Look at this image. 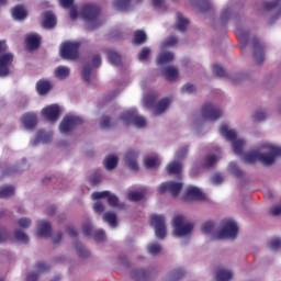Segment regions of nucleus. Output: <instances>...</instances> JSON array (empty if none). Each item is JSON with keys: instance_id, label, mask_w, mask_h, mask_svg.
<instances>
[{"instance_id": "nucleus-32", "label": "nucleus", "mask_w": 281, "mask_h": 281, "mask_svg": "<svg viewBox=\"0 0 281 281\" xmlns=\"http://www.w3.org/2000/svg\"><path fill=\"white\" fill-rule=\"evenodd\" d=\"M182 165L181 161L173 160L168 164L167 166V172L168 175H181Z\"/></svg>"}, {"instance_id": "nucleus-16", "label": "nucleus", "mask_w": 281, "mask_h": 281, "mask_svg": "<svg viewBox=\"0 0 281 281\" xmlns=\"http://www.w3.org/2000/svg\"><path fill=\"white\" fill-rule=\"evenodd\" d=\"M131 276L134 281H148L155 276V270L144 268L134 269L132 270Z\"/></svg>"}, {"instance_id": "nucleus-36", "label": "nucleus", "mask_w": 281, "mask_h": 281, "mask_svg": "<svg viewBox=\"0 0 281 281\" xmlns=\"http://www.w3.org/2000/svg\"><path fill=\"white\" fill-rule=\"evenodd\" d=\"M103 223H108L110 227H117V215L113 212H105L103 214Z\"/></svg>"}, {"instance_id": "nucleus-19", "label": "nucleus", "mask_w": 281, "mask_h": 281, "mask_svg": "<svg viewBox=\"0 0 281 281\" xmlns=\"http://www.w3.org/2000/svg\"><path fill=\"white\" fill-rule=\"evenodd\" d=\"M184 199L186 201H205V194L201 192V189L191 187L187 190Z\"/></svg>"}, {"instance_id": "nucleus-17", "label": "nucleus", "mask_w": 281, "mask_h": 281, "mask_svg": "<svg viewBox=\"0 0 281 281\" xmlns=\"http://www.w3.org/2000/svg\"><path fill=\"white\" fill-rule=\"evenodd\" d=\"M138 155L139 154L137 151H135V150H128V151H126V154L124 156L125 165L133 172H138L139 171V165L137 164Z\"/></svg>"}, {"instance_id": "nucleus-41", "label": "nucleus", "mask_w": 281, "mask_h": 281, "mask_svg": "<svg viewBox=\"0 0 281 281\" xmlns=\"http://www.w3.org/2000/svg\"><path fill=\"white\" fill-rule=\"evenodd\" d=\"M132 0H113V5L116 10H128L131 8Z\"/></svg>"}, {"instance_id": "nucleus-30", "label": "nucleus", "mask_w": 281, "mask_h": 281, "mask_svg": "<svg viewBox=\"0 0 281 281\" xmlns=\"http://www.w3.org/2000/svg\"><path fill=\"white\" fill-rule=\"evenodd\" d=\"M146 41H148V35H146L144 30H136L134 32L133 45H144Z\"/></svg>"}, {"instance_id": "nucleus-64", "label": "nucleus", "mask_w": 281, "mask_h": 281, "mask_svg": "<svg viewBox=\"0 0 281 281\" xmlns=\"http://www.w3.org/2000/svg\"><path fill=\"white\" fill-rule=\"evenodd\" d=\"M196 91V87L192 83H186L182 87V93H194Z\"/></svg>"}, {"instance_id": "nucleus-53", "label": "nucleus", "mask_w": 281, "mask_h": 281, "mask_svg": "<svg viewBox=\"0 0 281 281\" xmlns=\"http://www.w3.org/2000/svg\"><path fill=\"white\" fill-rule=\"evenodd\" d=\"M212 70H213V74H215V76H218L220 78L227 77V72H225V69H223V67L218 65H213Z\"/></svg>"}, {"instance_id": "nucleus-9", "label": "nucleus", "mask_w": 281, "mask_h": 281, "mask_svg": "<svg viewBox=\"0 0 281 281\" xmlns=\"http://www.w3.org/2000/svg\"><path fill=\"white\" fill-rule=\"evenodd\" d=\"M201 115L203 120H209V122H216L223 115V111L216 105L206 102L201 108Z\"/></svg>"}, {"instance_id": "nucleus-48", "label": "nucleus", "mask_w": 281, "mask_h": 281, "mask_svg": "<svg viewBox=\"0 0 281 281\" xmlns=\"http://www.w3.org/2000/svg\"><path fill=\"white\" fill-rule=\"evenodd\" d=\"M229 16H232V9H224L220 15V21L222 25H225L229 21Z\"/></svg>"}, {"instance_id": "nucleus-22", "label": "nucleus", "mask_w": 281, "mask_h": 281, "mask_svg": "<svg viewBox=\"0 0 281 281\" xmlns=\"http://www.w3.org/2000/svg\"><path fill=\"white\" fill-rule=\"evenodd\" d=\"M36 91L38 95H47L52 91V82L45 79H41L36 82Z\"/></svg>"}, {"instance_id": "nucleus-10", "label": "nucleus", "mask_w": 281, "mask_h": 281, "mask_svg": "<svg viewBox=\"0 0 281 281\" xmlns=\"http://www.w3.org/2000/svg\"><path fill=\"white\" fill-rule=\"evenodd\" d=\"M150 225L155 229L156 237L159 240H164L166 238V217L164 215H151L150 216Z\"/></svg>"}, {"instance_id": "nucleus-5", "label": "nucleus", "mask_w": 281, "mask_h": 281, "mask_svg": "<svg viewBox=\"0 0 281 281\" xmlns=\"http://www.w3.org/2000/svg\"><path fill=\"white\" fill-rule=\"evenodd\" d=\"M172 225L175 236H188L194 229V224L186 222V216L183 215H176L172 220Z\"/></svg>"}, {"instance_id": "nucleus-52", "label": "nucleus", "mask_w": 281, "mask_h": 281, "mask_svg": "<svg viewBox=\"0 0 281 281\" xmlns=\"http://www.w3.org/2000/svg\"><path fill=\"white\" fill-rule=\"evenodd\" d=\"M91 71L92 68L89 65H86L81 71V76L86 82H89L91 80Z\"/></svg>"}, {"instance_id": "nucleus-51", "label": "nucleus", "mask_w": 281, "mask_h": 281, "mask_svg": "<svg viewBox=\"0 0 281 281\" xmlns=\"http://www.w3.org/2000/svg\"><path fill=\"white\" fill-rule=\"evenodd\" d=\"M95 243H104L106 240V234L103 229L95 231L93 234Z\"/></svg>"}, {"instance_id": "nucleus-62", "label": "nucleus", "mask_w": 281, "mask_h": 281, "mask_svg": "<svg viewBox=\"0 0 281 281\" xmlns=\"http://www.w3.org/2000/svg\"><path fill=\"white\" fill-rule=\"evenodd\" d=\"M93 210L97 214H103L104 213V203H102V201L98 200L94 203Z\"/></svg>"}, {"instance_id": "nucleus-47", "label": "nucleus", "mask_w": 281, "mask_h": 281, "mask_svg": "<svg viewBox=\"0 0 281 281\" xmlns=\"http://www.w3.org/2000/svg\"><path fill=\"white\" fill-rule=\"evenodd\" d=\"M75 247H76L77 254H78L81 258H87V256H89V250H88L80 241H77V244L75 245Z\"/></svg>"}, {"instance_id": "nucleus-39", "label": "nucleus", "mask_w": 281, "mask_h": 281, "mask_svg": "<svg viewBox=\"0 0 281 281\" xmlns=\"http://www.w3.org/2000/svg\"><path fill=\"white\" fill-rule=\"evenodd\" d=\"M144 164H145V167L147 169L158 168L159 164H160L159 157H157V156H148V157L145 158Z\"/></svg>"}, {"instance_id": "nucleus-43", "label": "nucleus", "mask_w": 281, "mask_h": 281, "mask_svg": "<svg viewBox=\"0 0 281 281\" xmlns=\"http://www.w3.org/2000/svg\"><path fill=\"white\" fill-rule=\"evenodd\" d=\"M244 159L247 164H256V161H260V153L250 151L244 156Z\"/></svg>"}, {"instance_id": "nucleus-14", "label": "nucleus", "mask_w": 281, "mask_h": 281, "mask_svg": "<svg viewBox=\"0 0 281 281\" xmlns=\"http://www.w3.org/2000/svg\"><path fill=\"white\" fill-rule=\"evenodd\" d=\"M42 115L47 122H56L60 116V108L57 104H52L42 110Z\"/></svg>"}, {"instance_id": "nucleus-13", "label": "nucleus", "mask_w": 281, "mask_h": 281, "mask_svg": "<svg viewBox=\"0 0 281 281\" xmlns=\"http://www.w3.org/2000/svg\"><path fill=\"white\" fill-rule=\"evenodd\" d=\"M183 188V183L168 181L164 182L158 187V192L160 194H165V192H169L173 198H177L178 194H181V190Z\"/></svg>"}, {"instance_id": "nucleus-56", "label": "nucleus", "mask_w": 281, "mask_h": 281, "mask_svg": "<svg viewBox=\"0 0 281 281\" xmlns=\"http://www.w3.org/2000/svg\"><path fill=\"white\" fill-rule=\"evenodd\" d=\"M82 232L85 236H93V227L91 226V222H86L82 225Z\"/></svg>"}, {"instance_id": "nucleus-31", "label": "nucleus", "mask_w": 281, "mask_h": 281, "mask_svg": "<svg viewBox=\"0 0 281 281\" xmlns=\"http://www.w3.org/2000/svg\"><path fill=\"white\" fill-rule=\"evenodd\" d=\"M54 74H55V78H58V80H65V78H69L71 70L69 69V67L58 66L55 69Z\"/></svg>"}, {"instance_id": "nucleus-34", "label": "nucleus", "mask_w": 281, "mask_h": 281, "mask_svg": "<svg viewBox=\"0 0 281 281\" xmlns=\"http://www.w3.org/2000/svg\"><path fill=\"white\" fill-rule=\"evenodd\" d=\"M108 59L114 67H120V65H122V56L115 50H108Z\"/></svg>"}, {"instance_id": "nucleus-1", "label": "nucleus", "mask_w": 281, "mask_h": 281, "mask_svg": "<svg viewBox=\"0 0 281 281\" xmlns=\"http://www.w3.org/2000/svg\"><path fill=\"white\" fill-rule=\"evenodd\" d=\"M100 14H102V10L95 4H83L80 9V15L91 25V30H95V27L102 25Z\"/></svg>"}, {"instance_id": "nucleus-57", "label": "nucleus", "mask_w": 281, "mask_h": 281, "mask_svg": "<svg viewBox=\"0 0 281 281\" xmlns=\"http://www.w3.org/2000/svg\"><path fill=\"white\" fill-rule=\"evenodd\" d=\"M212 229H214V222L207 221L202 225V232L204 234H212Z\"/></svg>"}, {"instance_id": "nucleus-2", "label": "nucleus", "mask_w": 281, "mask_h": 281, "mask_svg": "<svg viewBox=\"0 0 281 281\" xmlns=\"http://www.w3.org/2000/svg\"><path fill=\"white\" fill-rule=\"evenodd\" d=\"M220 135L225 137L228 142L232 143L233 150L235 155H243V148L245 147V140L240 138H236V131L229 130L227 124H222L220 127Z\"/></svg>"}, {"instance_id": "nucleus-40", "label": "nucleus", "mask_w": 281, "mask_h": 281, "mask_svg": "<svg viewBox=\"0 0 281 281\" xmlns=\"http://www.w3.org/2000/svg\"><path fill=\"white\" fill-rule=\"evenodd\" d=\"M14 238L18 243H22L24 245H27V243H30V237L21 229H15Z\"/></svg>"}, {"instance_id": "nucleus-11", "label": "nucleus", "mask_w": 281, "mask_h": 281, "mask_svg": "<svg viewBox=\"0 0 281 281\" xmlns=\"http://www.w3.org/2000/svg\"><path fill=\"white\" fill-rule=\"evenodd\" d=\"M82 124V119L78 116H65L60 124H59V131L63 134L71 133L76 126H80Z\"/></svg>"}, {"instance_id": "nucleus-8", "label": "nucleus", "mask_w": 281, "mask_h": 281, "mask_svg": "<svg viewBox=\"0 0 281 281\" xmlns=\"http://www.w3.org/2000/svg\"><path fill=\"white\" fill-rule=\"evenodd\" d=\"M222 229L217 233V238H236L238 236V225L233 220H223Z\"/></svg>"}, {"instance_id": "nucleus-25", "label": "nucleus", "mask_w": 281, "mask_h": 281, "mask_svg": "<svg viewBox=\"0 0 281 281\" xmlns=\"http://www.w3.org/2000/svg\"><path fill=\"white\" fill-rule=\"evenodd\" d=\"M43 27L47 30H52V27H56V15L52 11L44 12Z\"/></svg>"}, {"instance_id": "nucleus-60", "label": "nucleus", "mask_w": 281, "mask_h": 281, "mask_svg": "<svg viewBox=\"0 0 281 281\" xmlns=\"http://www.w3.org/2000/svg\"><path fill=\"white\" fill-rule=\"evenodd\" d=\"M111 126H113V124L111 123V116L105 115L102 117V121L100 123V127L101 128H111Z\"/></svg>"}, {"instance_id": "nucleus-21", "label": "nucleus", "mask_w": 281, "mask_h": 281, "mask_svg": "<svg viewBox=\"0 0 281 281\" xmlns=\"http://www.w3.org/2000/svg\"><path fill=\"white\" fill-rule=\"evenodd\" d=\"M25 45L32 52L41 47V36L38 34H29L25 38Z\"/></svg>"}, {"instance_id": "nucleus-44", "label": "nucleus", "mask_w": 281, "mask_h": 281, "mask_svg": "<svg viewBox=\"0 0 281 281\" xmlns=\"http://www.w3.org/2000/svg\"><path fill=\"white\" fill-rule=\"evenodd\" d=\"M144 191H132L127 194L128 201H133L134 203H137V201H142L144 199Z\"/></svg>"}, {"instance_id": "nucleus-63", "label": "nucleus", "mask_w": 281, "mask_h": 281, "mask_svg": "<svg viewBox=\"0 0 281 281\" xmlns=\"http://www.w3.org/2000/svg\"><path fill=\"white\" fill-rule=\"evenodd\" d=\"M178 43H179V40H177L176 36H169L165 41L164 45H165V47H173V45H177Z\"/></svg>"}, {"instance_id": "nucleus-45", "label": "nucleus", "mask_w": 281, "mask_h": 281, "mask_svg": "<svg viewBox=\"0 0 281 281\" xmlns=\"http://www.w3.org/2000/svg\"><path fill=\"white\" fill-rule=\"evenodd\" d=\"M217 161L218 158L215 155H207L204 159L203 168H212Z\"/></svg>"}, {"instance_id": "nucleus-6", "label": "nucleus", "mask_w": 281, "mask_h": 281, "mask_svg": "<svg viewBox=\"0 0 281 281\" xmlns=\"http://www.w3.org/2000/svg\"><path fill=\"white\" fill-rule=\"evenodd\" d=\"M121 120L125 126L133 124L137 128L146 126V119L137 113V110H127L121 114Z\"/></svg>"}, {"instance_id": "nucleus-58", "label": "nucleus", "mask_w": 281, "mask_h": 281, "mask_svg": "<svg viewBox=\"0 0 281 281\" xmlns=\"http://www.w3.org/2000/svg\"><path fill=\"white\" fill-rule=\"evenodd\" d=\"M149 56H150V48L145 46L138 53V60H146Z\"/></svg>"}, {"instance_id": "nucleus-55", "label": "nucleus", "mask_w": 281, "mask_h": 281, "mask_svg": "<svg viewBox=\"0 0 281 281\" xmlns=\"http://www.w3.org/2000/svg\"><path fill=\"white\" fill-rule=\"evenodd\" d=\"M18 225L21 229H27V227H30L32 225V220L22 217L18 221Z\"/></svg>"}, {"instance_id": "nucleus-38", "label": "nucleus", "mask_w": 281, "mask_h": 281, "mask_svg": "<svg viewBox=\"0 0 281 281\" xmlns=\"http://www.w3.org/2000/svg\"><path fill=\"white\" fill-rule=\"evenodd\" d=\"M232 271L225 270V269H220L217 270L215 274V281H229L232 278Z\"/></svg>"}, {"instance_id": "nucleus-42", "label": "nucleus", "mask_w": 281, "mask_h": 281, "mask_svg": "<svg viewBox=\"0 0 281 281\" xmlns=\"http://www.w3.org/2000/svg\"><path fill=\"white\" fill-rule=\"evenodd\" d=\"M14 194L13 186H4L0 188V199H9Z\"/></svg>"}, {"instance_id": "nucleus-54", "label": "nucleus", "mask_w": 281, "mask_h": 281, "mask_svg": "<svg viewBox=\"0 0 281 281\" xmlns=\"http://www.w3.org/2000/svg\"><path fill=\"white\" fill-rule=\"evenodd\" d=\"M263 120H267V112L265 110H257L254 114V121L263 122Z\"/></svg>"}, {"instance_id": "nucleus-23", "label": "nucleus", "mask_w": 281, "mask_h": 281, "mask_svg": "<svg viewBox=\"0 0 281 281\" xmlns=\"http://www.w3.org/2000/svg\"><path fill=\"white\" fill-rule=\"evenodd\" d=\"M37 236L40 238H49L52 236V224L47 221H44L40 224Z\"/></svg>"}, {"instance_id": "nucleus-46", "label": "nucleus", "mask_w": 281, "mask_h": 281, "mask_svg": "<svg viewBox=\"0 0 281 281\" xmlns=\"http://www.w3.org/2000/svg\"><path fill=\"white\" fill-rule=\"evenodd\" d=\"M183 276H186V270L179 268V269L171 271L170 280L179 281V280H181V278H183Z\"/></svg>"}, {"instance_id": "nucleus-49", "label": "nucleus", "mask_w": 281, "mask_h": 281, "mask_svg": "<svg viewBox=\"0 0 281 281\" xmlns=\"http://www.w3.org/2000/svg\"><path fill=\"white\" fill-rule=\"evenodd\" d=\"M147 251L150 256H157L161 251V245L154 243L147 246Z\"/></svg>"}, {"instance_id": "nucleus-28", "label": "nucleus", "mask_w": 281, "mask_h": 281, "mask_svg": "<svg viewBox=\"0 0 281 281\" xmlns=\"http://www.w3.org/2000/svg\"><path fill=\"white\" fill-rule=\"evenodd\" d=\"M172 60H175V54L171 52H165L157 57L156 63L161 66L168 65V63H172Z\"/></svg>"}, {"instance_id": "nucleus-50", "label": "nucleus", "mask_w": 281, "mask_h": 281, "mask_svg": "<svg viewBox=\"0 0 281 281\" xmlns=\"http://www.w3.org/2000/svg\"><path fill=\"white\" fill-rule=\"evenodd\" d=\"M280 5V0L269 1L263 3V10L266 12H271V10H276V8Z\"/></svg>"}, {"instance_id": "nucleus-61", "label": "nucleus", "mask_w": 281, "mask_h": 281, "mask_svg": "<svg viewBox=\"0 0 281 281\" xmlns=\"http://www.w3.org/2000/svg\"><path fill=\"white\" fill-rule=\"evenodd\" d=\"M188 156V147H181L178 151H176V159H186Z\"/></svg>"}, {"instance_id": "nucleus-20", "label": "nucleus", "mask_w": 281, "mask_h": 281, "mask_svg": "<svg viewBox=\"0 0 281 281\" xmlns=\"http://www.w3.org/2000/svg\"><path fill=\"white\" fill-rule=\"evenodd\" d=\"M22 124L27 130L36 128L38 116L35 113H26L22 116Z\"/></svg>"}, {"instance_id": "nucleus-24", "label": "nucleus", "mask_w": 281, "mask_h": 281, "mask_svg": "<svg viewBox=\"0 0 281 281\" xmlns=\"http://www.w3.org/2000/svg\"><path fill=\"white\" fill-rule=\"evenodd\" d=\"M164 76L169 82H175L179 78V69L173 66H167L164 68Z\"/></svg>"}, {"instance_id": "nucleus-18", "label": "nucleus", "mask_w": 281, "mask_h": 281, "mask_svg": "<svg viewBox=\"0 0 281 281\" xmlns=\"http://www.w3.org/2000/svg\"><path fill=\"white\" fill-rule=\"evenodd\" d=\"M252 48H254V60L257 65H262L265 63V46L260 44L258 38L252 40Z\"/></svg>"}, {"instance_id": "nucleus-29", "label": "nucleus", "mask_w": 281, "mask_h": 281, "mask_svg": "<svg viewBox=\"0 0 281 281\" xmlns=\"http://www.w3.org/2000/svg\"><path fill=\"white\" fill-rule=\"evenodd\" d=\"M189 23L190 20L183 18V14H181V12L177 13L176 30H178V32H186V30H188Z\"/></svg>"}, {"instance_id": "nucleus-12", "label": "nucleus", "mask_w": 281, "mask_h": 281, "mask_svg": "<svg viewBox=\"0 0 281 281\" xmlns=\"http://www.w3.org/2000/svg\"><path fill=\"white\" fill-rule=\"evenodd\" d=\"M12 63H14V55L12 53H2L0 55V78L10 76Z\"/></svg>"}, {"instance_id": "nucleus-37", "label": "nucleus", "mask_w": 281, "mask_h": 281, "mask_svg": "<svg viewBox=\"0 0 281 281\" xmlns=\"http://www.w3.org/2000/svg\"><path fill=\"white\" fill-rule=\"evenodd\" d=\"M228 171L237 179H243V177H245V171H243L241 168L238 167L236 162H231L228 165Z\"/></svg>"}, {"instance_id": "nucleus-15", "label": "nucleus", "mask_w": 281, "mask_h": 281, "mask_svg": "<svg viewBox=\"0 0 281 281\" xmlns=\"http://www.w3.org/2000/svg\"><path fill=\"white\" fill-rule=\"evenodd\" d=\"M93 201H100V199H108V204L110 207H116L117 203H120V198L115 194H111L109 191L94 192L92 193Z\"/></svg>"}, {"instance_id": "nucleus-7", "label": "nucleus", "mask_w": 281, "mask_h": 281, "mask_svg": "<svg viewBox=\"0 0 281 281\" xmlns=\"http://www.w3.org/2000/svg\"><path fill=\"white\" fill-rule=\"evenodd\" d=\"M266 150L259 154V161L262 166H272L276 164V157L281 156V148L273 145L265 146Z\"/></svg>"}, {"instance_id": "nucleus-26", "label": "nucleus", "mask_w": 281, "mask_h": 281, "mask_svg": "<svg viewBox=\"0 0 281 281\" xmlns=\"http://www.w3.org/2000/svg\"><path fill=\"white\" fill-rule=\"evenodd\" d=\"M12 16L15 21H23L27 19V11H25L23 4H18L12 9Z\"/></svg>"}, {"instance_id": "nucleus-59", "label": "nucleus", "mask_w": 281, "mask_h": 281, "mask_svg": "<svg viewBox=\"0 0 281 281\" xmlns=\"http://www.w3.org/2000/svg\"><path fill=\"white\" fill-rule=\"evenodd\" d=\"M35 267L38 273H45V271H49L50 269V267L47 263L41 261L36 262Z\"/></svg>"}, {"instance_id": "nucleus-35", "label": "nucleus", "mask_w": 281, "mask_h": 281, "mask_svg": "<svg viewBox=\"0 0 281 281\" xmlns=\"http://www.w3.org/2000/svg\"><path fill=\"white\" fill-rule=\"evenodd\" d=\"M40 142H42V144H47L49 142H52V133H46L43 130H40L37 132V136L34 143V146H36V144H38Z\"/></svg>"}, {"instance_id": "nucleus-27", "label": "nucleus", "mask_w": 281, "mask_h": 281, "mask_svg": "<svg viewBox=\"0 0 281 281\" xmlns=\"http://www.w3.org/2000/svg\"><path fill=\"white\" fill-rule=\"evenodd\" d=\"M196 12H210L212 10V2L210 0H199L195 4L192 5Z\"/></svg>"}, {"instance_id": "nucleus-3", "label": "nucleus", "mask_w": 281, "mask_h": 281, "mask_svg": "<svg viewBox=\"0 0 281 281\" xmlns=\"http://www.w3.org/2000/svg\"><path fill=\"white\" fill-rule=\"evenodd\" d=\"M156 102L157 94H147L144 98V105L147 109H153V106H155V115H161V113H164V111H166V109L170 106V102H172V100L166 97L158 101L157 104L155 105Z\"/></svg>"}, {"instance_id": "nucleus-4", "label": "nucleus", "mask_w": 281, "mask_h": 281, "mask_svg": "<svg viewBox=\"0 0 281 281\" xmlns=\"http://www.w3.org/2000/svg\"><path fill=\"white\" fill-rule=\"evenodd\" d=\"M79 52V42H64L59 48L60 57L64 58V60H78L80 56Z\"/></svg>"}, {"instance_id": "nucleus-33", "label": "nucleus", "mask_w": 281, "mask_h": 281, "mask_svg": "<svg viewBox=\"0 0 281 281\" xmlns=\"http://www.w3.org/2000/svg\"><path fill=\"white\" fill-rule=\"evenodd\" d=\"M117 161L119 159L116 156L110 155L104 158L103 166L105 170H114V168H117Z\"/></svg>"}]
</instances>
